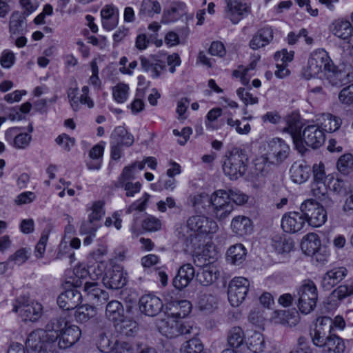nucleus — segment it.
<instances>
[{
	"mask_svg": "<svg viewBox=\"0 0 353 353\" xmlns=\"http://www.w3.org/2000/svg\"><path fill=\"white\" fill-rule=\"evenodd\" d=\"M216 221L203 215L192 216L176 229L175 234L187 250L199 253L203 243L201 235L214 234L218 230Z\"/></svg>",
	"mask_w": 353,
	"mask_h": 353,
	"instance_id": "nucleus-1",
	"label": "nucleus"
},
{
	"mask_svg": "<svg viewBox=\"0 0 353 353\" xmlns=\"http://www.w3.org/2000/svg\"><path fill=\"white\" fill-rule=\"evenodd\" d=\"M68 323L61 316L51 319L45 329H37L29 334L26 346L37 353H57L56 342Z\"/></svg>",
	"mask_w": 353,
	"mask_h": 353,
	"instance_id": "nucleus-2",
	"label": "nucleus"
},
{
	"mask_svg": "<svg viewBox=\"0 0 353 353\" xmlns=\"http://www.w3.org/2000/svg\"><path fill=\"white\" fill-rule=\"evenodd\" d=\"M248 160L245 151L239 148L232 149L224 159L222 165L224 174L232 180L242 176L247 170Z\"/></svg>",
	"mask_w": 353,
	"mask_h": 353,
	"instance_id": "nucleus-3",
	"label": "nucleus"
},
{
	"mask_svg": "<svg viewBox=\"0 0 353 353\" xmlns=\"http://www.w3.org/2000/svg\"><path fill=\"white\" fill-rule=\"evenodd\" d=\"M159 331L168 338H174L179 335H197L198 328L190 323H182L172 317L161 319L157 324Z\"/></svg>",
	"mask_w": 353,
	"mask_h": 353,
	"instance_id": "nucleus-4",
	"label": "nucleus"
},
{
	"mask_svg": "<svg viewBox=\"0 0 353 353\" xmlns=\"http://www.w3.org/2000/svg\"><path fill=\"white\" fill-rule=\"evenodd\" d=\"M332 64L328 53L325 50H316L311 53L308 59L305 76L310 78L319 75L323 71L327 72L332 68Z\"/></svg>",
	"mask_w": 353,
	"mask_h": 353,
	"instance_id": "nucleus-5",
	"label": "nucleus"
},
{
	"mask_svg": "<svg viewBox=\"0 0 353 353\" xmlns=\"http://www.w3.org/2000/svg\"><path fill=\"white\" fill-rule=\"evenodd\" d=\"M298 307L303 314L311 312L316 305L318 299L317 288L311 280H305L300 287L299 292Z\"/></svg>",
	"mask_w": 353,
	"mask_h": 353,
	"instance_id": "nucleus-6",
	"label": "nucleus"
},
{
	"mask_svg": "<svg viewBox=\"0 0 353 353\" xmlns=\"http://www.w3.org/2000/svg\"><path fill=\"white\" fill-rule=\"evenodd\" d=\"M300 210L306 218V223L312 227H320L327 221L326 210L312 199L304 201L300 206Z\"/></svg>",
	"mask_w": 353,
	"mask_h": 353,
	"instance_id": "nucleus-7",
	"label": "nucleus"
},
{
	"mask_svg": "<svg viewBox=\"0 0 353 353\" xmlns=\"http://www.w3.org/2000/svg\"><path fill=\"white\" fill-rule=\"evenodd\" d=\"M250 287V281L243 276L232 279L228 290V301L233 307H238L245 300Z\"/></svg>",
	"mask_w": 353,
	"mask_h": 353,
	"instance_id": "nucleus-8",
	"label": "nucleus"
},
{
	"mask_svg": "<svg viewBox=\"0 0 353 353\" xmlns=\"http://www.w3.org/2000/svg\"><path fill=\"white\" fill-rule=\"evenodd\" d=\"M17 304L14 305L13 312L18 313L24 321H36L42 314V305L38 302L29 303L28 299L21 296L17 300Z\"/></svg>",
	"mask_w": 353,
	"mask_h": 353,
	"instance_id": "nucleus-9",
	"label": "nucleus"
},
{
	"mask_svg": "<svg viewBox=\"0 0 353 353\" xmlns=\"http://www.w3.org/2000/svg\"><path fill=\"white\" fill-rule=\"evenodd\" d=\"M285 121L286 125L283 131L290 134L296 148L302 152L305 148L301 136L303 122L300 114L298 112H292L285 117Z\"/></svg>",
	"mask_w": 353,
	"mask_h": 353,
	"instance_id": "nucleus-10",
	"label": "nucleus"
},
{
	"mask_svg": "<svg viewBox=\"0 0 353 353\" xmlns=\"http://www.w3.org/2000/svg\"><path fill=\"white\" fill-rule=\"evenodd\" d=\"M223 16L232 23H238L248 12L249 6L243 0H224Z\"/></svg>",
	"mask_w": 353,
	"mask_h": 353,
	"instance_id": "nucleus-11",
	"label": "nucleus"
},
{
	"mask_svg": "<svg viewBox=\"0 0 353 353\" xmlns=\"http://www.w3.org/2000/svg\"><path fill=\"white\" fill-rule=\"evenodd\" d=\"M332 330V319L327 316L319 317L316 319L315 327L310 333L313 343L318 346L322 345L327 338L333 335L331 331Z\"/></svg>",
	"mask_w": 353,
	"mask_h": 353,
	"instance_id": "nucleus-12",
	"label": "nucleus"
},
{
	"mask_svg": "<svg viewBox=\"0 0 353 353\" xmlns=\"http://www.w3.org/2000/svg\"><path fill=\"white\" fill-rule=\"evenodd\" d=\"M306 223V218L301 212L285 213L281 219V225L284 232L296 233L301 231Z\"/></svg>",
	"mask_w": 353,
	"mask_h": 353,
	"instance_id": "nucleus-13",
	"label": "nucleus"
},
{
	"mask_svg": "<svg viewBox=\"0 0 353 353\" xmlns=\"http://www.w3.org/2000/svg\"><path fill=\"white\" fill-rule=\"evenodd\" d=\"M81 336V329L75 325L68 323L65 328L59 334L56 342L57 353L60 349H66L74 345Z\"/></svg>",
	"mask_w": 353,
	"mask_h": 353,
	"instance_id": "nucleus-14",
	"label": "nucleus"
},
{
	"mask_svg": "<svg viewBox=\"0 0 353 353\" xmlns=\"http://www.w3.org/2000/svg\"><path fill=\"white\" fill-rule=\"evenodd\" d=\"M5 139L13 148L24 150L30 145L32 136L29 133L21 132L20 128L13 127L6 131Z\"/></svg>",
	"mask_w": 353,
	"mask_h": 353,
	"instance_id": "nucleus-15",
	"label": "nucleus"
},
{
	"mask_svg": "<svg viewBox=\"0 0 353 353\" xmlns=\"http://www.w3.org/2000/svg\"><path fill=\"white\" fill-rule=\"evenodd\" d=\"M268 159L276 163L283 161L290 152L289 146L280 138L271 139L268 142Z\"/></svg>",
	"mask_w": 353,
	"mask_h": 353,
	"instance_id": "nucleus-16",
	"label": "nucleus"
},
{
	"mask_svg": "<svg viewBox=\"0 0 353 353\" xmlns=\"http://www.w3.org/2000/svg\"><path fill=\"white\" fill-rule=\"evenodd\" d=\"M139 60L141 69L145 72H149L154 79L159 77L166 70L164 61L155 56H141Z\"/></svg>",
	"mask_w": 353,
	"mask_h": 353,
	"instance_id": "nucleus-17",
	"label": "nucleus"
},
{
	"mask_svg": "<svg viewBox=\"0 0 353 353\" xmlns=\"http://www.w3.org/2000/svg\"><path fill=\"white\" fill-rule=\"evenodd\" d=\"M140 311L149 316H155L161 312L163 308V302L160 298L152 294H145L139 300Z\"/></svg>",
	"mask_w": 353,
	"mask_h": 353,
	"instance_id": "nucleus-18",
	"label": "nucleus"
},
{
	"mask_svg": "<svg viewBox=\"0 0 353 353\" xmlns=\"http://www.w3.org/2000/svg\"><path fill=\"white\" fill-rule=\"evenodd\" d=\"M73 287L62 292L57 298L59 306L65 310H70L77 307L81 303L82 295L77 289Z\"/></svg>",
	"mask_w": 353,
	"mask_h": 353,
	"instance_id": "nucleus-19",
	"label": "nucleus"
},
{
	"mask_svg": "<svg viewBox=\"0 0 353 353\" xmlns=\"http://www.w3.org/2000/svg\"><path fill=\"white\" fill-rule=\"evenodd\" d=\"M303 139L307 145L317 148L323 144L325 136L319 125H310L303 132Z\"/></svg>",
	"mask_w": 353,
	"mask_h": 353,
	"instance_id": "nucleus-20",
	"label": "nucleus"
},
{
	"mask_svg": "<svg viewBox=\"0 0 353 353\" xmlns=\"http://www.w3.org/2000/svg\"><path fill=\"white\" fill-rule=\"evenodd\" d=\"M102 27L110 31L114 29L119 19V11L117 7L112 4L104 6L100 12Z\"/></svg>",
	"mask_w": 353,
	"mask_h": 353,
	"instance_id": "nucleus-21",
	"label": "nucleus"
},
{
	"mask_svg": "<svg viewBox=\"0 0 353 353\" xmlns=\"http://www.w3.org/2000/svg\"><path fill=\"white\" fill-rule=\"evenodd\" d=\"M84 292L88 301L93 305H101L109 299L108 293L99 288L97 283L85 282Z\"/></svg>",
	"mask_w": 353,
	"mask_h": 353,
	"instance_id": "nucleus-22",
	"label": "nucleus"
},
{
	"mask_svg": "<svg viewBox=\"0 0 353 353\" xmlns=\"http://www.w3.org/2000/svg\"><path fill=\"white\" fill-rule=\"evenodd\" d=\"M195 276V270L190 263L181 265L173 279V285L178 290L186 288Z\"/></svg>",
	"mask_w": 353,
	"mask_h": 353,
	"instance_id": "nucleus-23",
	"label": "nucleus"
},
{
	"mask_svg": "<svg viewBox=\"0 0 353 353\" xmlns=\"http://www.w3.org/2000/svg\"><path fill=\"white\" fill-rule=\"evenodd\" d=\"M103 282L105 286L111 289L117 290L123 288L126 283V278L121 267L113 266L111 270L105 273Z\"/></svg>",
	"mask_w": 353,
	"mask_h": 353,
	"instance_id": "nucleus-24",
	"label": "nucleus"
},
{
	"mask_svg": "<svg viewBox=\"0 0 353 353\" xmlns=\"http://www.w3.org/2000/svg\"><path fill=\"white\" fill-rule=\"evenodd\" d=\"M273 38V28L270 26H265L254 34L250 41V46L253 50H258L270 44Z\"/></svg>",
	"mask_w": 353,
	"mask_h": 353,
	"instance_id": "nucleus-25",
	"label": "nucleus"
},
{
	"mask_svg": "<svg viewBox=\"0 0 353 353\" xmlns=\"http://www.w3.org/2000/svg\"><path fill=\"white\" fill-rule=\"evenodd\" d=\"M310 167L305 161H297L290 168V178L293 182L301 184L310 178Z\"/></svg>",
	"mask_w": 353,
	"mask_h": 353,
	"instance_id": "nucleus-26",
	"label": "nucleus"
},
{
	"mask_svg": "<svg viewBox=\"0 0 353 353\" xmlns=\"http://www.w3.org/2000/svg\"><path fill=\"white\" fill-rule=\"evenodd\" d=\"M346 274L347 270L344 267L334 268L327 271L322 279V287L326 290H331L341 281Z\"/></svg>",
	"mask_w": 353,
	"mask_h": 353,
	"instance_id": "nucleus-27",
	"label": "nucleus"
},
{
	"mask_svg": "<svg viewBox=\"0 0 353 353\" xmlns=\"http://www.w3.org/2000/svg\"><path fill=\"white\" fill-rule=\"evenodd\" d=\"M332 33L343 40L348 39L353 34V27L350 21L343 19L334 21L330 27Z\"/></svg>",
	"mask_w": 353,
	"mask_h": 353,
	"instance_id": "nucleus-28",
	"label": "nucleus"
},
{
	"mask_svg": "<svg viewBox=\"0 0 353 353\" xmlns=\"http://www.w3.org/2000/svg\"><path fill=\"white\" fill-rule=\"evenodd\" d=\"M219 271L216 267L209 263L203 266L196 274L197 281L203 285H210L218 278Z\"/></svg>",
	"mask_w": 353,
	"mask_h": 353,
	"instance_id": "nucleus-29",
	"label": "nucleus"
},
{
	"mask_svg": "<svg viewBox=\"0 0 353 353\" xmlns=\"http://www.w3.org/2000/svg\"><path fill=\"white\" fill-rule=\"evenodd\" d=\"M231 229L238 236H243L252 231V221L245 216H237L232 219Z\"/></svg>",
	"mask_w": 353,
	"mask_h": 353,
	"instance_id": "nucleus-30",
	"label": "nucleus"
},
{
	"mask_svg": "<svg viewBox=\"0 0 353 353\" xmlns=\"http://www.w3.org/2000/svg\"><path fill=\"white\" fill-rule=\"evenodd\" d=\"M321 241L316 233H308L302 239L301 248L308 256H312L321 250Z\"/></svg>",
	"mask_w": 353,
	"mask_h": 353,
	"instance_id": "nucleus-31",
	"label": "nucleus"
},
{
	"mask_svg": "<svg viewBox=\"0 0 353 353\" xmlns=\"http://www.w3.org/2000/svg\"><path fill=\"white\" fill-rule=\"evenodd\" d=\"M114 327L117 332L126 336H134L139 330L137 323L127 316H123L114 325Z\"/></svg>",
	"mask_w": 353,
	"mask_h": 353,
	"instance_id": "nucleus-32",
	"label": "nucleus"
},
{
	"mask_svg": "<svg viewBox=\"0 0 353 353\" xmlns=\"http://www.w3.org/2000/svg\"><path fill=\"white\" fill-rule=\"evenodd\" d=\"M318 346L323 348V353H343L345 350L343 340L336 334L332 335Z\"/></svg>",
	"mask_w": 353,
	"mask_h": 353,
	"instance_id": "nucleus-33",
	"label": "nucleus"
},
{
	"mask_svg": "<svg viewBox=\"0 0 353 353\" xmlns=\"http://www.w3.org/2000/svg\"><path fill=\"white\" fill-rule=\"evenodd\" d=\"M105 316L114 325L125 316L123 304L116 300L108 302L105 307Z\"/></svg>",
	"mask_w": 353,
	"mask_h": 353,
	"instance_id": "nucleus-34",
	"label": "nucleus"
},
{
	"mask_svg": "<svg viewBox=\"0 0 353 353\" xmlns=\"http://www.w3.org/2000/svg\"><path fill=\"white\" fill-rule=\"evenodd\" d=\"M110 141L125 147H130L134 143V137L124 127L118 126L112 132Z\"/></svg>",
	"mask_w": 353,
	"mask_h": 353,
	"instance_id": "nucleus-35",
	"label": "nucleus"
},
{
	"mask_svg": "<svg viewBox=\"0 0 353 353\" xmlns=\"http://www.w3.org/2000/svg\"><path fill=\"white\" fill-rule=\"evenodd\" d=\"M246 249L241 243L233 245L227 251V261L230 263L238 265L241 264L246 258Z\"/></svg>",
	"mask_w": 353,
	"mask_h": 353,
	"instance_id": "nucleus-36",
	"label": "nucleus"
},
{
	"mask_svg": "<svg viewBox=\"0 0 353 353\" xmlns=\"http://www.w3.org/2000/svg\"><path fill=\"white\" fill-rule=\"evenodd\" d=\"M329 188L339 195H346L353 189V186L348 179L337 178L330 180Z\"/></svg>",
	"mask_w": 353,
	"mask_h": 353,
	"instance_id": "nucleus-37",
	"label": "nucleus"
},
{
	"mask_svg": "<svg viewBox=\"0 0 353 353\" xmlns=\"http://www.w3.org/2000/svg\"><path fill=\"white\" fill-rule=\"evenodd\" d=\"M221 114L222 109L220 108H212L208 112L205 121L207 130H216L223 126V122L218 120Z\"/></svg>",
	"mask_w": 353,
	"mask_h": 353,
	"instance_id": "nucleus-38",
	"label": "nucleus"
},
{
	"mask_svg": "<svg viewBox=\"0 0 353 353\" xmlns=\"http://www.w3.org/2000/svg\"><path fill=\"white\" fill-rule=\"evenodd\" d=\"M161 6L157 0H143L140 6L139 15L152 17L155 14H159Z\"/></svg>",
	"mask_w": 353,
	"mask_h": 353,
	"instance_id": "nucleus-39",
	"label": "nucleus"
},
{
	"mask_svg": "<svg viewBox=\"0 0 353 353\" xmlns=\"http://www.w3.org/2000/svg\"><path fill=\"white\" fill-rule=\"evenodd\" d=\"M26 22V17L23 13L16 10L14 11L9 20V32L11 34H19L22 32Z\"/></svg>",
	"mask_w": 353,
	"mask_h": 353,
	"instance_id": "nucleus-40",
	"label": "nucleus"
},
{
	"mask_svg": "<svg viewBox=\"0 0 353 353\" xmlns=\"http://www.w3.org/2000/svg\"><path fill=\"white\" fill-rule=\"evenodd\" d=\"M341 123V119L339 117L331 114H323L321 117L320 127L324 132H332L340 128Z\"/></svg>",
	"mask_w": 353,
	"mask_h": 353,
	"instance_id": "nucleus-41",
	"label": "nucleus"
},
{
	"mask_svg": "<svg viewBox=\"0 0 353 353\" xmlns=\"http://www.w3.org/2000/svg\"><path fill=\"white\" fill-rule=\"evenodd\" d=\"M272 246L278 253H288L292 250L294 243L291 239L275 236L272 240Z\"/></svg>",
	"mask_w": 353,
	"mask_h": 353,
	"instance_id": "nucleus-42",
	"label": "nucleus"
},
{
	"mask_svg": "<svg viewBox=\"0 0 353 353\" xmlns=\"http://www.w3.org/2000/svg\"><path fill=\"white\" fill-rule=\"evenodd\" d=\"M97 310L94 307L89 305L77 306L74 312V318L77 322L85 323L95 316Z\"/></svg>",
	"mask_w": 353,
	"mask_h": 353,
	"instance_id": "nucleus-43",
	"label": "nucleus"
},
{
	"mask_svg": "<svg viewBox=\"0 0 353 353\" xmlns=\"http://www.w3.org/2000/svg\"><path fill=\"white\" fill-rule=\"evenodd\" d=\"M136 169H137V165H135V162L125 166L117 180L113 182L112 185L114 187L117 188H121L125 183H129V180L134 178V171Z\"/></svg>",
	"mask_w": 353,
	"mask_h": 353,
	"instance_id": "nucleus-44",
	"label": "nucleus"
},
{
	"mask_svg": "<svg viewBox=\"0 0 353 353\" xmlns=\"http://www.w3.org/2000/svg\"><path fill=\"white\" fill-rule=\"evenodd\" d=\"M248 348L254 353H261L264 351L265 343L263 336L259 332H254L247 342Z\"/></svg>",
	"mask_w": 353,
	"mask_h": 353,
	"instance_id": "nucleus-45",
	"label": "nucleus"
},
{
	"mask_svg": "<svg viewBox=\"0 0 353 353\" xmlns=\"http://www.w3.org/2000/svg\"><path fill=\"white\" fill-rule=\"evenodd\" d=\"M325 75L328 81L333 85L344 84L349 81V79L347 80L345 79V78L349 77V74L344 71L336 70L333 64L332 68L327 71Z\"/></svg>",
	"mask_w": 353,
	"mask_h": 353,
	"instance_id": "nucleus-46",
	"label": "nucleus"
},
{
	"mask_svg": "<svg viewBox=\"0 0 353 353\" xmlns=\"http://www.w3.org/2000/svg\"><path fill=\"white\" fill-rule=\"evenodd\" d=\"M87 212H90L88 219L99 223V221L105 215L104 202L102 201L92 202L90 206L87 208Z\"/></svg>",
	"mask_w": 353,
	"mask_h": 353,
	"instance_id": "nucleus-47",
	"label": "nucleus"
},
{
	"mask_svg": "<svg viewBox=\"0 0 353 353\" xmlns=\"http://www.w3.org/2000/svg\"><path fill=\"white\" fill-rule=\"evenodd\" d=\"M112 97L118 103H125L129 97L130 87L124 83H119L112 90Z\"/></svg>",
	"mask_w": 353,
	"mask_h": 353,
	"instance_id": "nucleus-48",
	"label": "nucleus"
},
{
	"mask_svg": "<svg viewBox=\"0 0 353 353\" xmlns=\"http://www.w3.org/2000/svg\"><path fill=\"white\" fill-rule=\"evenodd\" d=\"M245 339L244 332L241 327H232L228 334V342L230 346L236 348L239 347Z\"/></svg>",
	"mask_w": 353,
	"mask_h": 353,
	"instance_id": "nucleus-49",
	"label": "nucleus"
},
{
	"mask_svg": "<svg viewBox=\"0 0 353 353\" xmlns=\"http://www.w3.org/2000/svg\"><path fill=\"white\" fill-rule=\"evenodd\" d=\"M210 205L212 208H220L226 205H233L229 199L228 192L223 190H219L214 192L210 197Z\"/></svg>",
	"mask_w": 353,
	"mask_h": 353,
	"instance_id": "nucleus-50",
	"label": "nucleus"
},
{
	"mask_svg": "<svg viewBox=\"0 0 353 353\" xmlns=\"http://www.w3.org/2000/svg\"><path fill=\"white\" fill-rule=\"evenodd\" d=\"M311 192L314 196L322 201H325V204L332 203V201L328 199L327 188L325 182H312L311 184Z\"/></svg>",
	"mask_w": 353,
	"mask_h": 353,
	"instance_id": "nucleus-51",
	"label": "nucleus"
},
{
	"mask_svg": "<svg viewBox=\"0 0 353 353\" xmlns=\"http://www.w3.org/2000/svg\"><path fill=\"white\" fill-rule=\"evenodd\" d=\"M272 321L274 323L292 325L297 321L296 316H293L288 310H278L274 312Z\"/></svg>",
	"mask_w": 353,
	"mask_h": 353,
	"instance_id": "nucleus-52",
	"label": "nucleus"
},
{
	"mask_svg": "<svg viewBox=\"0 0 353 353\" xmlns=\"http://www.w3.org/2000/svg\"><path fill=\"white\" fill-rule=\"evenodd\" d=\"M74 276L66 283H70L74 287H80L83 284V280L88 278L89 272L83 265L75 266L73 270Z\"/></svg>",
	"mask_w": 353,
	"mask_h": 353,
	"instance_id": "nucleus-53",
	"label": "nucleus"
},
{
	"mask_svg": "<svg viewBox=\"0 0 353 353\" xmlns=\"http://www.w3.org/2000/svg\"><path fill=\"white\" fill-rule=\"evenodd\" d=\"M253 63L248 67L239 65L237 69L233 71L232 75L236 78H239L242 84L247 85H248L250 79L252 75V74L250 73V71L253 70Z\"/></svg>",
	"mask_w": 353,
	"mask_h": 353,
	"instance_id": "nucleus-54",
	"label": "nucleus"
},
{
	"mask_svg": "<svg viewBox=\"0 0 353 353\" xmlns=\"http://www.w3.org/2000/svg\"><path fill=\"white\" fill-rule=\"evenodd\" d=\"M337 168L343 174H348L353 168V155L347 153L342 155L337 161Z\"/></svg>",
	"mask_w": 353,
	"mask_h": 353,
	"instance_id": "nucleus-55",
	"label": "nucleus"
},
{
	"mask_svg": "<svg viewBox=\"0 0 353 353\" xmlns=\"http://www.w3.org/2000/svg\"><path fill=\"white\" fill-rule=\"evenodd\" d=\"M203 350V345L197 338L186 341L181 348V353H201Z\"/></svg>",
	"mask_w": 353,
	"mask_h": 353,
	"instance_id": "nucleus-56",
	"label": "nucleus"
},
{
	"mask_svg": "<svg viewBox=\"0 0 353 353\" xmlns=\"http://www.w3.org/2000/svg\"><path fill=\"white\" fill-rule=\"evenodd\" d=\"M97 345L101 352L110 353L115 347V341L113 342L105 334L101 333L99 336Z\"/></svg>",
	"mask_w": 353,
	"mask_h": 353,
	"instance_id": "nucleus-57",
	"label": "nucleus"
},
{
	"mask_svg": "<svg viewBox=\"0 0 353 353\" xmlns=\"http://www.w3.org/2000/svg\"><path fill=\"white\" fill-rule=\"evenodd\" d=\"M99 226L100 225L99 223L88 219L82 222L79 228V232L81 234L95 236V233Z\"/></svg>",
	"mask_w": 353,
	"mask_h": 353,
	"instance_id": "nucleus-58",
	"label": "nucleus"
},
{
	"mask_svg": "<svg viewBox=\"0 0 353 353\" xmlns=\"http://www.w3.org/2000/svg\"><path fill=\"white\" fill-rule=\"evenodd\" d=\"M16 57L14 53L8 49L2 51L0 55V64L6 69L10 68L15 63Z\"/></svg>",
	"mask_w": 353,
	"mask_h": 353,
	"instance_id": "nucleus-59",
	"label": "nucleus"
},
{
	"mask_svg": "<svg viewBox=\"0 0 353 353\" xmlns=\"http://www.w3.org/2000/svg\"><path fill=\"white\" fill-rule=\"evenodd\" d=\"M161 221L153 216H147L142 223V227L148 232H156L161 228Z\"/></svg>",
	"mask_w": 353,
	"mask_h": 353,
	"instance_id": "nucleus-60",
	"label": "nucleus"
},
{
	"mask_svg": "<svg viewBox=\"0 0 353 353\" xmlns=\"http://www.w3.org/2000/svg\"><path fill=\"white\" fill-rule=\"evenodd\" d=\"M150 194L144 193L141 198L132 203L125 210L126 214H130L134 210L142 212L145 210Z\"/></svg>",
	"mask_w": 353,
	"mask_h": 353,
	"instance_id": "nucleus-61",
	"label": "nucleus"
},
{
	"mask_svg": "<svg viewBox=\"0 0 353 353\" xmlns=\"http://www.w3.org/2000/svg\"><path fill=\"white\" fill-rule=\"evenodd\" d=\"M55 142L64 150L68 152L75 145L76 141L74 138L70 137L67 134L63 133L56 138Z\"/></svg>",
	"mask_w": 353,
	"mask_h": 353,
	"instance_id": "nucleus-62",
	"label": "nucleus"
},
{
	"mask_svg": "<svg viewBox=\"0 0 353 353\" xmlns=\"http://www.w3.org/2000/svg\"><path fill=\"white\" fill-rule=\"evenodd\" d=\"M274 58L276 63L288 65V63L293 60L294 52H288L286 49H283L281 51L276 52L274 54Z\"/></svg>",
	"mask_w": 353,
	"mask_h": 353,
	"instance_id": "nucleus-63",
	"label": "nucleus"
},
{
	"mask_svg": "<svg viewBox=\"0 0 353 353\" xmlns=\"http://www.w3.org/2000/svg\"><path fill=\"white\" fill-rule=\"evenodd\" d=\"M339 100L345 105H353V83L343 88L339 94Z\"/></svg>",
	"mask_w": 353,
	"mask_h": 353,
	"instance_id": "nucleus-64",
	"label": "nucleus"
}]
</instances>
